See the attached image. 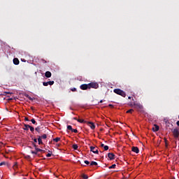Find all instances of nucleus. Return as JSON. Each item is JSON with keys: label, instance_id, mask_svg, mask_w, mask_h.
<instances>
[{"label": "nucleus", "instance_id": "f257e3e1", "mask_svg": "<svg viewBox=\"0 0 179 179\" xmlns=\"http://www.w3.org/2000/svg\"><path fill=\"white\" fill-rule=\"evenodd\" d=\"M114 93H115L116 94H119V96H122V97H125L127 96V94L125 93V92H124L121 89H115L113 90Z\"/></svg>", "mask_w": 179, "mask_h": 179}, {"label": "nucleus", "instance_id": "f03ea898", "mask_svg": "<svg viewBox=\"0 0 179 179\" xmlns=\"http://www.w3.org/2000/svg\"><path fill=\"white\" fill-rule=\"evenodd\" d=\"M88 87L89 89H99V83L92 82L88 83Z\"/></svg>", "mask_w": 179, "mask_h": 179}, {"label": "nucleus", "instance_id": "7ed1b4c3", "mask_svg": "<svg viewBox=\"0 0 179 179\" xmlns=\"http://www.w3.org/2000/svg\"><path fill=\"white\" fill-rule=\"evenodd\" d=\"M171 132L174 136L175 139H178L179 138V129H172Z\"/></svg>", "mask_w": 179, "mask_h": 179}, {"label": "nucleus", "instance_id": "20e7f679", "mask_svg": "<svg viewBox=\"0 0 179 179\" xmlns=\"http://www.w3.org/2000/svg\"><path fill=\"white\" fill-rule=\"evenodd\" d=\"M81 90H87L89 89V84H83L80 86Z\"/></svg>", "mask_w": 179, "mask_h": 179}, {"label": "nucleus", "instance_id": "39448f33", "mask_svg": "<svg viewBox=\"0 0 179 179\" xmlns=\"http://www.w3.org/2000/svg\"><path fill=\"white\" fill-rule=\"evenodd\" d=\"M134 106L137 110H143V106L141 105V103H134Z\"/></svg>", "mask_w": 179, "mask_h": 179}, {"label": "nucleus", "instance_id": "423d86ee", "mask_svg": "<svg viewBox=\"0 0 179 179\" xmlns=\"http://www.w3.org/2000/svg\"><path fill=\"white\" fill-rule=\"evenodd\" d=\"M90 150H91V152H92L93 153H95V154H99V150H97L96 148V147H93V146H91L90 147Z\"/></svg>", "mask_w": 179, "mask_h": 179}, {"label": "nucleus", "instance_id": "0eeeda50", "mask_svg": "<svg viewBox=\"0 0 179 179\" xmlns=\"http://www.w3.org/2000/svg\"><path fill=\"white\" fill-rule=\"evenodd\" d=\"M55 82L54 81H48V82H43V86H48L50 85V86H52L54 85Z\"/></svg>", "mask_w": 179, "mask_h": 179}, {"label": "nucleus", "instance_id": "6e6552de", "mask_svg": "<svg viewBox=\"0 0 179 179\" xmlns=\"http://www.w3.org/2000/svg\"><path fill=\"white\" fill-rule=\"evenodd\" d=\"M87 124H90V127L91 128V129H96V125H94V123L92 122H87Z\"/></svg>", "mask_w": 179, "mask_h": 179}, {"label": "nucleus", "instance_id": "1a4fd4ad", "mask_svg": "<svg viewBox=\"0 0 179 179\" xmlns=\"http://www.w3.org/2000/svg\"><path fill=\"white\" fill-rule=\"evenodd\" d=\"M131 150L134 152V153H139V148L138 147H132L131 148Z\"/></svg>", "mask_w": 179, "mask_h": 179}, {"label": "nucleus", "instance_id": "9d476101", "mask_svg": "<svg viewBox=\"0 0 179 179\" xmlns=\"http://www.w3.org/2000/svg\"><path fill=\"white\" fill-rule=\"evenodd\" d=\"M159 127L157 124H154V127H152V131L154 132H157V131H159Z\"/></svg>", "mask_w": 179, "mask_h": 179}, {"label": "nucleus", "instance_id": "9b49d317", "mask_svg": "<svg viewBox=\"0 0 179 179\" xmlns=\"http://www.w3.org/2000/svg\"><path fill=\"white\" fill-rule=\"evenodd\" d=\"M34 146L35 150L36 151L37 153H38V152H43V153H45L44 150H43L40 148H38L37 145H36V144H34Z\"/></svg>", "mask_w": 179, "mask_h": 179}, {"label": "nucleus", "instance_id": "f8f14e48", "mask_svg": "<svg viewBox=\"0 0 179 179\" xmlns=\"http://www.w3.org/2000/svg\"><path fill=\"white\" fill-rule=\"evenodd\" d=\"M20 62L19 61V59H17V58H14L13 59L14 65H19Z\"/></svg>", "mask_w": 179, "mask_h": 179}, {"label": "nucleus", "instance_id": "ddd939ff", "mask_svg": "<svg viewBox=\"0 0 179 179\" xmlns=\"http://www.w3.org/2000/svg\"><path fill=\"white\" fill-rule=\"evenodd\" d=\"M52 74L50 71H46L45 73V78H51Z\"/></svg>", "mask_w": 179, "mask_h": 179}, {"label": "nucleus", "instance_id": "4468645a", "mask_svg": "<svg viewBox=\"0 0 179 179\" xmlns=\"http://www.w3.org/2000/svg\"><path fill=\"white\" fill-rule=\"evenodd\" d=\"M78 122H80V124H87V121L82 119L77 120Z\"/></svg>", "mask_w": 179, "mask_h": 179}, {"label": "nucleus", "instance_id": "2eb2a0df", "mask_svg": "<svg viewBox=\"0 0 179 179\" xmlns=\"http://www.w3.org/2000/svg\"><path fill=\"white\" fill-rule=\"evenodd\" d=\"M38 136V145H43V140L41 139V136Z\"/></svg>", "mask_w": 179, "mask_h": 179}, {"label": "nucleus", "instance_id": "dca6fc26", "mask_svg": "<svg viewBox=\"0 0 179 179\" xmlns=\"http://www.w3.org/2000/svg\"><path fill=\"white\" fill-rule=\"evenodd\" d=\"M101 148H103L104 150H108V145H105L103 143L101 144Z\"/></svg>", "mask_w": 179, "mask_h": 179}, {"label": "nucleus", "instance_id": "f3484780", "mask_svg": "<svg viewBox=\"0 0 179 179\" xmlns=\"http://www.w3.org/2000/svg\"><path fill=\"white\" fill-rule=\"evenodd\" d=\"M24 128H23V130L24 131H29V128H30V125L29 124H24Z\"/></svg>", "mask_w": 179, "mask_h": 179}, {"label": "nucleus", "instance_id": "a211bd4d", "mask_svg": "<svg viewBox=\"0 0 179 179\" xmlns=\"http://www.w3.org/2000/svg\"><path fill=\"white\" fill-rule=\"evenodd\" d=\"M108 157H115V155L113 152L108 153Z\"/></svg>", "mask_w": 179, "mask_h": 179}, {"label": "nucleus", "instance_id": "6ab92c4d", "mask_svg": "<svg viewBox=\"0 0 179 179\" xmlns=\"http://www.w3.org/2000/svg\"><path fill=\"white\" fill-rule=\"evenodd\" d=\"M72 148H73V149H74V150H78L79 146H78L77 144H73V145H72Z\"/></svg>", "mask_w": 179, "mask_h": 179}, {"label": "nucleus", "instance_id": "aec40b11", "mask_svg": "<svg viewBox=\"0 0 179 179\" xmlns=\"http://www.w3.org/2000/svg\"><path fill=\"white\" fill-rule=\"evenodd\" d=\"M35 131H36V132H38V134H40V132H41V128L40 127H37L35 128Z\"/></svg>", "mask_w": 179, "mask_h": 179}, {"label": "nucleus", "instance_id": "412c9836", "mask_svg": "<svg viewBox=\"0 0 179 179\" xmlns=\"http://www.w3.org/2000/svg\"><path fill=\"white\" fill-rule=\"evenodd\" d=\"M59 141H61V138H59V137L53 138L54 142L58 143V142H59Z\"/></svg>", "mask_w": 179, "mask_h": 179}, {"label": "nucleus", "instance_id": "4be33fe9", "mask_svg": "<svg viewBox=\"0 0 179 179\" xmlns=\"http://www.w3.org/2000/svg\"><path fill=\"white\" fill-rule=\"evenodd\" d=\"M90 166H97V162L92 161L91 162V163L90 164Z\"/></svg>", "mask_w": 179, "mask_h": 179}, {"label": "nucleus", "instance_id": "5701e85b", "mask_svg": "<svg viewBox=\"0 0 179 179\" xmlns=\"http://www.w3.org/2000/svg\"><path fill=\"white\" fill-rule=\"evenodd\" d=\"M13 169L14 170H16V169H17V162H15V163H14V165H13Z\"/></svg>", "mask_w": 179, "mask_h": 179}, {"label": "nucleus", "instance_id": "b1692460", "mask_svg": "<svg viewBox=\"0 0 179 179\" xmlns=\"http://www.w3.org/2000/svg\"><path fill=\"white\" fill-rule=\"evenodd\" d=\"M126 113H127V114H129V113L132 114V113H134V109H129Z\"/></svg>", "mask_w": 179, "mask_h": 179}, {"label": "nucleus", "instance_id": "393cba45", "mask_svg": "<svg viewBox=\"0 0 179 179\" xmlns=\"http://www.w3.org/2000/svg\"><path fill=\"white\" fill-rule=\"evenodd\" d=\"M41 139H47V134H43L40 136Z\"/></svg>", "mask_w": 179, "mask_h": 179}, {"label": "nucleus", "instance_id": "a878e982", "mask_svg": "<svg viewBox=\"0 0 179 179\" xmlns=\"http://www.w3.org/2000/svg\"><path fill=\"white\" fill-rule=\"evenodd\" d=\"M115 167H117V165L115 164L111 165L110 166L108 167V169H115Z\"/></svg>", "mask_w": 179, "mask_h": 179}, {"label": "nucleus", "instance_id": "bb28decb", "mask_svg": "<svg viewBox=\"0 0 179 179\" xmlns=\"http://www.w3.org/2000/svg\"><path fill=\"white\" fill-rule=\"evenodd\" d=\"M26 97H27V99H29V100H31V101H33V100H34V98H31V96H29V94H27Z\"/></svg>", "mask_w": 179, "mask_h": 179}, {"label": "nucleus", "instance_id": "cd10ccee", "mask_svg": "<svg viewBox=\"0 0 179 179\" xmlns=\"http://www.w3.org/2000/svg\"><path fill=\"white\" fill-rule=\"evenodd\" d=\"M67 129H68V131H72V130H73V129L72 128V126L68 125V126H67Z\"/></svg>", "mask_w": 179, "mask_h": 179}, {"label": "nucleus", "instance_id": "c85d7f7f", "mask_svg": "<svg viewBox=\"0 0 179 179\" xmlns=\"http://www.w3.org/2000/svg\"><path fill=\"white\" fill-rule=\"evenodd\" d=\"M82 177H83V179H88L89 178V176H87V175H86V174H83Z\"/></svg>", "mask_w": 179, "mask_h": 179}, {"label": "nucleus", "instance_id": "c756f323", "mask_svg": "<svg viewBox=\"0 0 179 179\" xmlns=\"http://www.w3.org/2000/svg\"><path fill=\"white\" fill-rule=\"evenodd\" d=\"M29 129H30L31 132H34V127L29 126Z\"/></svg>", "mask_w": 179, "mask_h": 179}, {"label": "nucleus", "instance_id": "7c9ffc66", "mask_svg": "<svg viewBox=\"0 0 179 179\" xmlns=\"http://www.w3.org/2000/svg\"><path fill=\"white\" fill-rule=\"evenodd\" d=\"M71 132H74V134H78V129H73V130L71 131Z\"/></svg>", "mask_w": 179, "mask_h": 179}, {"label": "nucleus", "instance_id": "2f4dec72", "mask_svg": "<svg viewBox=\"0 0 179 179\" xmlns=\"http://www.w3.org/2000/svg\"><path fill=\"white\" fill-rule=\"evenodd\" d=\"M52 155V153L45 154V156H46L47 157H51Z\"/></svg>", "mask_w": 179, "mask_h": 179}, {"label": "nucleus", "instance_id": "473e14b6", "mask_svg": "<svg viewBox=\"0 0 179 179\" xmlns=\"http://www.w3.org/2000/svg\"><path fill=\"white\" fill-rule=\"evenodd\" d=\"M84 163H85V164H87V165L90 164V162L89 161H87V160L84 161Z\"/></svg>", "mask_w": 179, "mask_h": 179}, {"label": "nucleus", "instance_id": "72a5a7b5", "mask_svg": "<svg viewBox=\"0 0 179 179\" xmlns=\"http://www.w3.org/2000/svg\"><path fill=\"white\" fill-rule=\"evenodd\" d=\"M6 164V162H2L0 163V166H5Z\"/></svg>", "mask_w": 179, "mask_h": 179}, {"label": "nucleus", "instance_id": "f704fd0d", "mask_svg": "<svg viewBox=\"0 0 179 179\" xmlns=\"http://www.w3.org/2000/svg\"><path fill=\"white\" fill-rule=\"evenodd\" d=\"M31 122H32V124H36V120H34V119H31Z\"/></svg>", "mask_w": 179, "mask_h": 179}, {"label": "nucleus", "instance_id": "c9c22d12", "mask_svg": "<svg viewBox=\"0 0 179 179\" xmlns=\"http://www.w3.org/2000/svg\"><path fill=\"white\" fill-rule=\"evenodd\" d=\"M31 153L33 155H37L38 152L35 150V151H31Z\"/></svg>", "mask_w": 179, "mask_h": 179}, {"label": "nucleus", "instance_id": "e433bc0d", "mask_svg": "<svg viewBox=\"0 0 179 179\" xmlns=\"http://www.w3.org/2000/svg\"><path fill=\"white\" fill-rule=\"evenodd\" d=\"M71 90V92H76V88H75V87L72 88Z\"/></svg>", "mask_w": 179, "mask_h": 179}, {"label": "nucleus", "instance_id": "4c0bfd02", "mask_svg": "<svg viewBox=\"0 0 179 179\" xmlns=\"http://www.w3.org/2000/svg\"><path fill=\"white\" fill-rule=\"evenodd\" d=\"M24 120H25V121H29V117H25Z\"/></svg>", "mask_w": 179, "mask_h": 179}, {"label": "nucleus", "instance_id": "58836bf2", "mask_svg": "<svg viewBox=\"0 0 179 179\" xmlns=\"http://www.w3.org/2000/svg\"><path fill=\"white\" fill-rule=\"evenodd\" d=\"M114 157H109V160H114Z\"/></svg>", "mask_w": 179, "mask_h": 179}, {"label": "nucleus", "instance_id": "ea45409f", "mask_svg": "<svg viewBox=\"0 0 179 179\" xmlns=\"http://www.w3.org/2000/svg\"><path fill=\"white\" fill-rule=\"evenodd\" d=\"M73 120H75L76 121H78V120H79V119H78V117H73Z\"/></svg>", "mask_w": 179, "mask_h": 179}, {"label": "nucleus", "instance_id": "a19ab883", "mask_svg": "<svg viewBox=\"0 0 179 179\" xmlns=\"http://www.w3.org/2000/svg\"><path fill=\"white\" fill-rule=\"evenodd\" d=\"M78 163H80V164H81V166H83V164H82V162H80V161H78Z\"/></svg>", "mask_w": 179, "mask_h": 179}, {"label": "nucleus", "instance_id": "79ce46f5", "mask_svg": "<svg viewBox=\"0 0 179 179\" xmlns=\"http://www.w3.org/2000/svg\"><path fill=\"white\" fill-rule=\"evenodd\" d=\"M34 141L36 143H37V138H34Z\"/></svg>", "mask_w": 179, "mask_h": 179}, {"label": "nucleus", "instance_id": "37998d69", "mask_svg": "<svg viewBox=\"0 0 179 179\" xmlns=\"http://www.w3.org/2000/svg\"><path fill=\"white\" fill-rule=\"evenodd\" d=\"M166 127H169V125H170V123H167V122H166Z\"/></svg>", "mask_w": 179, "mask_h": 179}, {"label": "nucleus", "instance_id": "c03bdc74", "mask_svg": "<svg viewBox=\"0 0 179 179\" xmlns=\"http://www.w3.org/2000/svg\"><path fill=\"white\" fill-rule=\"evenodd\" d=\"M176 125H178V127H179V120L176 122Z\"/></svg>", "mask_w": 179, "mask_h": 179}, {"label": "nucleus", "instance_id": "a18cd8bd", "mask_svg": "<svg viewBox=\"0 0 179 179\" xmlns=\"http://www.w3.org/2000/svg\"><path fill=\"white\" fill-rule=\"evenodd\" d=\"M130 106H131V107H134V106H135V105H134V103H131Z\"/></svg>", "mask_w": 179, "mask_h": 179}, {"label": "nucleus", "instance_id": "49530a36", "mask_svg": "<svg viewBox=\"0 0 179 179\" xmlns=\"http://www.w3.org/2000/svg\"><path fill=\"white\" fill-rule=\"evenodd\" d=\"M62 160H63L64 162H68V160H65V159H62Z\"/></svg>", "mask_w": 179, "mask_h": 179}, {"label": "nucleus", "instance_id": "de8ad7c7", "mask_svg": "<svg viewBox=\"0 0 179 179\" xmlns=\"http://www.w3.org/2000/svg\"><path fill=\"white\" fill-rule=\"evenodd\" d=\"M109 107H113V105H111V104H109Z\"/></svg>", "mask_w": 179, "mask_h": 179}, {"label": "nucleus", "instance_id": "09e8293b", "mask_svg": "<svg viewBox=\"0 0 179 179\" xmlns=\"http://www.w3.org/2000/svg\"><path fill=\"white\" fill-rule=\"evenodd\" d=\"M27 160H30V157H27Z\"/></svg>", "mask_w": 179, "mask_h": 179}, {"label": "nucleus", "instance_id": "8fccbe9b", "mask_svg": "<svg viewBox=\"0 0 179 179\" xmlns=\"http://www.w3.org/2000/svg\"><path fill=\"white\" fill-rule=\"evenodd\" d=\"M99 103H103V100H101V101H99Z\"/></svg>", "mask_w": 179, "mask_h": 179}, {"label": "nucleus", "instance_id": "3c124183", "mask_svg": "<svg viewBox=\"0 0 179 179\" xmlns=\"http://www.w3.org/2000/svg\"><path fill=\"white\" fill-rule=\"evenodd\" d=\"M128 99H129V100H131V96H129Z\"/></svg>", "mask_w": 179, "mask_h": 179}, {"label": "nucleus", "instance_id": "603ef678", "mask_svg": "<svg viewBox=\"0 0 179 179\" xmlns=\"http://www.w3.org/2000/svg\"><path fill=\"white\" fill-rule=\"evenodd\" d=\"M7 94H10V92H7Z\"/></svg>", "mask_w": 179, "mask_h": 179}, {"label": "nucleus", "instance_id": "864d4df0", "mask_svg": "<svg viewBox=\"0 0 179 179\" xmlns=\"http://www.w3.org/2000/svg\"><path fill=\"white\" fill-rule=\"evenodd\" d=\"M100 153H101H101H103L102 152H100Z\"/></svg>", "mask_w": 179, "mask_h": 179}, {"label": "nucleus", "instance_id": "5fc2aeb1", "mask_svg": "<svg viewBox=\"0 0 179 179\" xmlns=\"http://www.w3.org/2000/svg\"><path fill=\"white\" fill-rule=\"evenodd\" d=\"M101 157H104V155H102Z\"/></svg>", "mask_w": 179, "mask_h": 179}, {"label": "nucleus", "instance_id": "6e6d98bb", "mask_svg": "<svg viewBox=\"0 0 179 179\" xmlns=\"http://www.w3.org/2000/svg\"><path fill=\"white\" fill-rule=\"evenodd\" d=\"M178 119H179V115H178Z\"/></svg>", "mask_w": 179, "mask_h": 179}]
</instances>
